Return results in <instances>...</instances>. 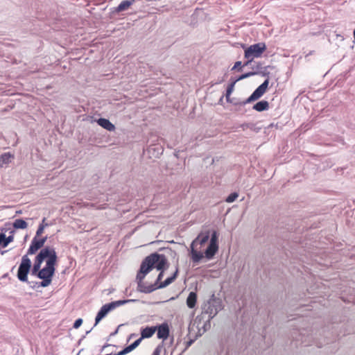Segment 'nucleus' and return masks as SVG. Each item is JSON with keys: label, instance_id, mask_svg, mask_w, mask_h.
Wrapping results in <instances>:
<instances>
[{"label": "nucleus", "instance_id": "5", "mask_svg": "<svg viewBox=\"0 0 355 355\" xmlns=\"http://www.w3.org/2000/svg\"><path fill=\"white\" fill-rule=\"evenodd\" d=\"M135 299L120 300L104 304L98 312L95 318V325L103 319L110 311L114 310L119 306L132 302Z\"/></svg>", "mask_w": 355, "mask_h": 355}, {"label": "nucleus", "instance_id": "8", "mask_svg": "<svg viewBox=\"0 0 355 355\" xmlns=\"http://www.w3.org/2000/svg\"><path fill=\"white\" fill-rule=\"evenodd\" d=\"M269 84L268 79H266L256 90L251 94V96L245 101V103H250L260 98L267 91Z\"/></svg>", "mask_w": 355, "mask_h": 355}, {"label": "nucleus", "instance_id": "20", "mask_svg": "<svg viewBox=\"0 0 355 355\" xmlns=\"http://www.w3.org/2000/svg\"><path fill=\"white\" fill-rule=\"evenodd\" d=\"M236 83V81L235 80L232 84H230L227 87V93H226V100L227 102H230V103L232 102L230 98V96L234 89V85H235Z\"/></svg>", "mask_w": 355, "mask_h": 355}, {"label": "nucleus", "instance_id": "23", "mask_svg": "<svg viewBox=\"0 0 355 355\" xmlns=\"http://www.w3.org/2000/svg\"><path fill=\"white\" fill-rule=\"evenodd\" d=\"M46 225H47L46 224L40 225L37 230L35 236H40L42 234V233L44 232V228Z\"/></svg>", "mask_w": 355, "mask_h": 355}, {"label": "nucleus", "instance_id": "21", "mask_svg": "<svg viewBox=\"0 0 355 355\" xmlns=\"http://www.w3.org/2000/svg\"><path fill=\"white\" fill-rule=\"evenodd\" d=\"M257 73H263L262 72H259V71H253V72H249V73H246L245 74H243L241 75V76H239L236 80V81H239V80H241L244 78H248V77H250L252 76H254L255 74H257Z\"/></svg>", "mask_w": 355, "mask_h": 355}, {"label": "nucleus", "instance_id": "3", "mask_svg": "<svg viewBox=\"0 0 355 355\" xmlns=\"http://www.w3.org/2000/svg\"><path fill=\"white\" fill-rule=\"evenodd\" d=\"M166 259L162 254L155 253L147 257L142 262L139 272L137 275L138 282H141L153 268H156L157 270H161L157 279V288L168 286L174 280L175 273L173 276L167 277L164 281H162L164 270L166 267Z\"/></svg>", "mask_w": 355, "mask_h": 355}, {"label": "nucleus", "instance_id": "27", "mask_svg": "<svg viewBox=\"0 0 355 355\" xmlns=\"http://www.w3.org/2000/svg\"><path fill=\"white\" fill-rule=\"evenodd\" d=\"M161 349L159 347L153 351V355H160Z\"/></svg>", "mask_w": 355, "mask_h": 355}, {"label": "nucleus", "instance_id": "26", "mask_svg": "<svg viewBox=\"0 0 355 355\" xmlns=\"http://www.w3.org/2000/svg\"><path fill=\"white\" fill-rule=\"evenodd\" d=\"M241 68H242L241 62L238 61L234 64V67H232V70L238 69L239 71H241Z\"/></svg>", "mask_w": 355, "mask_h": 355}, {"label": "nucleus", "instance_id": "4", "mask_svg": "<svg viewBox=\"0 0 355 355\" xmlns=\"http://www.w3.org/2000/svg\"><path fill=\"white\" fill-rule=\"evenodd\" d=\"M266 50V45L263 42H259L245 47L244 49V58L248 60L245 65H248L255 58H261Z\"/></svg>", "mask_w": 355, "mask_h": 355}, {"label": "nucleus", "instance_id": "6", "mask_svg": "<svg viewBox=\"0 0 355 355\" xmlns=\"http://www.w3.org/2000/svg\"><path fill=\"white\" fill-rule=\"evenodd\" d=\"M221 309V302L219 300L211 299L204 304L202 315H207V320L209 321Z\"/></svg>", "mask_w": 355, "mask_h": 355}, {"label": "nucleus", "instance_id": "10", "mask_svg": "<svg viewBox=\"0 0 355 355\" xmlns=\"http://www.w3.org/2000/svg\"><path fill=\"white\" fill-rule=\"evenodd\" d=\"M154 290H122L123 300L135 299L134 302L139 300V292H143L146 293H150Z\"/></svg>", "mask_w": 355, "mask_h": 355}, {"label": "nucleus", "instance_id": "25", "mask_svg": "<svg viewBox=\"0 0 355 355\" xmlns=\"http://www.w3.org/2000/svg\"><path fill=\"white\" fill-rule=\"evenodd\" d=\"M83 323V320L81 318L77 319L73 323V328L78 329L80 327Z\"/></svg>", "mask_w": 355, "mask_h": 355}, {"label": "nucleus", "instance_id": "14", "mask_svg": "<svg viewBox=\"0 0 355 355\" xmlns=\"http://www.w3.org/2000/svg\"><path fill=\"white\" fill-rule=\"evenodd\" d=\"M157 327H146L144 329H142L141 332V337L140 338L141 340L142 338H150L156 331Z\"/></svg>", "mask_w": 355, "mask_h": 355}, {"label": "nucleus", "instance_id": "16", "mask_svg": "<svg viewBox=\"0 0 355 355\" xmlns=\"http://www.w3.org/2000/svg\"><path fill=\"white\" fill-rule=\"evenodd\" d=\"M269 108V103L266 101H261L257 103L254 106L253 109L257 112H262L268 110Z\"/></svg>", "mask_w": 355, "mask_h": 355}, {"label": "nucleus", "instance_id": "13", "mask_svg": "<svg viewBox=\"0 0 355 355\" xmlns=\"http://www.w3.org/2000/svg\"><path fill=\"white\" fill-rule=\"evenodd\" d=\"M97 123L108 131H114L115 130L114 125L112 124L108 119L103 118L99 119L97 121Z\"/></svg>", "mask_w": 355, "mask_h": 355}, {"label": "nucleus", "instance_id": "12", "mask_svg": "<svg viewBox=\"0 0 355 355\" xmlns=\"http://www.w3.org/2000/svg\"><path fill=\"white\" fill-rule=\"evenodd\" d=\"M157 338L163 340L168 338L169 336V327L166 323H164L157 327Z\"/></svg>", "mask_w": 355, "mask_h": 355}, {"label": "nucleus", "instance_id": "2", "mask_svg": "<svg viewBox=\"0 0 355 355\" xmlns=\"http://www.w3.org/2000/svg\"><path fill=\"white\" fill-rule=\"evenodd\" d=\"M209 237L208 233H201L191 243V257L193 261L198 262L204 257L211 259L218 251V235L216 232L212 234L208 242Z\"/></svg>", "mask_w": 355, "mask_h": 355}, {"label": "nucleus", "instance_id": "19", "mask_svg": "<svg viewBox=\"0 0 355 355\" xmlns=\"http://www.w3.org/2000/svg\"><path fill=\"white\" fill-rule=\"evenodd\" d=\"M13 227L16 229H26L27 223L22 219H17L13 223Z\"/></svg>", "mask_w": 355, "mask_h": 355}, {"label": "nucleus", "instance_id": "22", "mask_svg": "<svg viewBox=\"0 0 355 355\" xmlns=\"http://www.w3.org/2000/svg\"><path fill=\"white\" fill-rule=\"evenodd\" d=\"M238 196H239V195L237 193H232L230 196H228V197L226 198V202L228 203L233 202L234 201H235L236 200Z\"/></svg>", "mask_w": 355, "mask_h": 355}, {"label": "nucleus", "instance_id": "24", "mask_svg": "<svg viewBox=\"0 0 355 355\" xmlns=\"http://www.w3.org/2000/svg\"><path fill=\"white\" fill-rule=\"evenodd\" d=\"M255 69H256L255 71H259V72L263 73H263H260L262 76H266L267 74V73L266 71V68H264L263 70H261V63L260 62L257 64V66H256Z\"/></svg>", "mask_w": 355, "mask_h": 355}, {"label": "nucleus", "instance_id": "28", "mask_svg": "<svg viewBox=\"0 0 355 355\" xmlns=\"http://www.w3.org/2000/svg\"><path fill=\"white\" fill-rule=\"evenodd\" d=\"M354 40H355V29L354 30Z\"/></svg>", "mask_w": 355, "mask_h": 355}, {"label": "nucleus", "instance_id": "15", "mask_svg": "<svg viewBox=\"0 0 355 355\" xmlns=\"http://www.w3.org/2000/svg\"><path fill=\"white\" fill-rule=\"evenodd\" d=\"M197 302V294L195 292H191L187 299V305L189 308L195 307Z\"/></svg>", "mask_w": 355, "mask_h": 355}, {"label": "nucleus", "instance_id": "17", "mask_svg": "<svg viewBox=\"0 0 355 355\" xmlns=\"http://www.w3.org/2000/svg\"><path fill=\"white\" fill-rule=\"evenodd\" d=\"M134 0H125L123 1L117 8H116L115 11L117 12L124 11L128 10L130 6L133 3Z\"/></svg>", "mask_w": 355, "mask_h": 355}, {"label": "nucleus", "instance_id": "11", "mask_svg": "<svg viewBox=\"0 0 355 355\" xmlns=\"http://www.w3.org/2000/svg\"><path fill=\"white\" fill-rule=\"evenodd\" d=\"M46 240V237L35 236L28 249V253L34 254L39 248H40L44 244Z\"/></svg>", "mask_w": 355, "mask_h": 355}, {"label": "nucleus", "instance_id": "9", "mask_svg": "<svg viewBox=\"0 0 355 355\" xmlns=\"http://www.w3.org/2000/svg\"><path fill=\"white\" fill-rule=\"evenodd\" d=\"M10 230V225H6L5 227L1 230L0 232V248H4L8 245L10 243L13 241V231H10V235L6 236V230Z\"/></svg>", "mask_w": 355, "mask_h": 355}, {"label": "nucleus", "instance_id": "1", "mask_svg": "<svg viewBox=\"0 0 355 355\" xmlns=\"http://www.w3.org/2000/svg\"><path fill=\"white\" fill-rule=\"evenodd\" d=\"M57 255L53 248L46 247L42 249L36 257L33 271L37 272V277L42 281L40 286H49L55 272Z\"/></svg>", "mask_w": 355, "mask_h": 355}, {"label": "nucleus", "instance_id": "7", "mask_svg": "<svg viewBox=\"0 0 355 355\" xmlns=\"http://www.w3.org/2000/svg\"><path fill=\"white\" fill-rule=\"evenodd\" d=\"M31 266V261L27 256H24L18 269L17 276L21 281H26Z\"/></svg>", "mask_w": 355, "mask_h": 355}, {"label": "nucleus", "instance_id": "18", "mask_svg": "<svg viewBox=\"0 0 355 355\" xmlns=\"http://www.w3.org/2000/svg\"><path fill=\"white\" fill-rule=\"evenodd\" d=\"M12 156L10 153H5L0 157V166L3 167L11 162Z\"/></svg>", "mask_w": 355, "mask_h": 355}]
</instances>
